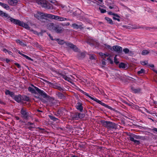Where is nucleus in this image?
Masks as SVG:
<instances>
[{
    "mask_svg": "<svg viewBox=\"0 0 157 157\" xmlns=\"http://www.w3.org/2000/svg\"><path fill=\"white\" fill-rule=\"evenodd\" d=\"M104 45L106 48L113 51V47L112 48L111 46L108 45L106 44H104Z\"/></svg>",
    "mask_w": 157,
    "mask_h": 157,
    "instance_id": "38",
    "label": "nucleus"
},
{
    "mask_svg": "<svg viewBox=\"0 0 157 157\" xmlns=\"http://www.w3.org/2000/svg\"><path fill=\"white\" fill-rule=\"evenodd\" d=\"M89 59L90 60L95 59V55L93 54L90 55L89 57Z\"/></svg>",
    "mask_w": 157,
    "mask_h": 157,
    "instance_id": "40",
    "label": "nucleus"
},
{
    "mask_svg": "<svg viewBox=\"0 0 157 157\" xmlns=\"http://www.w3.org/2000/svg\"><path fill=\"white\" fill-rule=\"evenodd\" d=\"M71 157H79V156L76 155H75L71 154Z\"/></svg>",
    "mask_w": 157,
    "mask_h": 157,
    "instance_id": "64",
    "label": "nucleus"
},
{
    "mask_svg": "<svg viewBox=\"0 0 157 157\" xmlns=\"http://www.w3.org/2000/svg\"><path fill=\"white\" fill-rule=\"evenodd\" d=\"M2 51L6 53H7L9 55L13 56V53L11 51L8 50L7 49L4 48L2 49Z\"/></svg>",
    "mask_w": 157,
    "mask_h": 157,
    "instance_id": "27",
    "label": "nucleus"
},
{
    "mask_svg": "<svg viewBox=\"0 0 157 157\" xmlns=\"http://www.w3.org/2000/svg\"><path fill=\"white\" fill-rule=\"evenodd\" d=\"M150 52L147 50H143L141 54L142 55L145 56L149 54Z\"/></svg>",
    "mask_w": 157,
    "mask_h": 157,
    "instance_id": "33",
    "label": "nucleus"
},
{
    "mask_svg": "<svg viewBox=\"0 0 157 157\" xmlns=\"http://www.w3.org/2000/svg\"><path fill=\"white\" fill-rule=\"evenodd\" d=\"M113 16H115L114 17H118V18L120 17L118 14H117L114 13Z\"/></svg>",
    "mask_w": 157,
    "mask_h": 157,
    "instance_id": "62",
    "label": "nucleus"
},
{
    "mask_svg": "<svg viewBox=\"0 0 157 157\" xmlns=\"http://www.w3.org/2000/svg\"><path fill=\"white\" fill-rule=\"evenodd\" d=\"M86 56V53L83 52H82L79 53L77 55V57L78 59H83Z\"/></svg>",
    "mask_w": 157,
    "mask_h": 157,
    "instance_id": "21",
    "label": "nucleus"
},
{
    "mask_svg": "<svg viewBox=\"0 0 157 157\" xmlns=\"http://www.w3.org/2000/svg\"><path fill=\"white\" fill-rule=\"evenodd\" d=\"M107 59L109 62L110 64H113V60L109 57Z\"/></svg>",
    "mask_w": 157,
    "mask_h": 157,
    "instance_id": "49",
    "label": "nucleus"
},
{
    "mask_svg": "<svg viewBox=\"0 0 157 157\" xmlns=\"http://www.w3.org/2000/svg\"><path fill=\"white\" fill-rule=\"evenodd\" d=\"M52 87L62 92L65 91V90L64 88L60 86V85L59 84L57 83H54Z\"/></svg>",
    "mask_w": 157,
    "mask_h": 157,
    "instance_id": "12",
    "label": "nucleus"
},
{
    "mask_svg": "<svg viewBox=\"0 0 157 157\" xmlns=\"http://www.w3.org/2000/svg\"><path fill=\"white\" fill-rule=\"evenodd\" d=\"M14 95V94L12 92H11L10 93L9 95L11 97H12Z\"/></svg>",
    "mask_w": 157,
    "mask_h": 157,
    "instance_id": "60",
    "label": "nucleus"
},
{
    "mask_svg": "<svg viewBox=\"0 0 157 157\" xmlns=\"http://www.w3.org/2000/svg\"><path fill=\"white\" fill-rule=\"evenodd\" d=\"M98 103L101 105H102L103 106H104L105 108H107L109 109H110L111 110H113V111H115V109L109 106L108 105H107V104H105V103L102 102L101 101L99 100V101H98Z\"/></svg>",
    "mask_w": 157,
    "mask_h": 157,
    "instance_id": "17",
    "label": "nucleus"
},
{
    "mask_svg": "<svg viewBox=\"0 0 157 157\" xmlns=\"http://www.w3.org/2000/svg\"><path fill=\"white\" fill-rule=\"evenodd\" d=\"M49 18H52L56 20H58L61 21H63L67 20V19L65 18L60 17L51 14H50Z\"/></svg>",
    "mask_w": 157,
    "mask_h": 157,
    "instance_id": "10",
    "label": "nucleus"
},
{
    "mask_svg": "<svg viewBox=\"0 0 157 157\" xmlns=\"http://www.w3.org/2000/svg\"><path fill=\"white\" fill-rule=\"evenodd\" d=\"M76 108L80 112H82L83 111V107L82 106V104L80 101L78 102L76 106Z\"/></svg>",
    "mask_w": 157,
    "mask_h": 157,
    "instance_id": "15",
    "label": "nucleus"
},
{
    "mask_svg": "<svg viewBox=\"0 0 157 157\" xmlns=\"http://www.w3.org/2000/svg\"><path fill=\"white\" fill-rule=\"evenodd\" d=\"M0 6H2L6 10H8L10 9V7L8 5L5 3H2L0 2Z\"/></svg>",
    "mask_w": 157,
    "mask_h": 157,
    "instance_id": "28",
    "label": "nucleus"
},
{
    "mask_svg": "<svg viewBox=\"0 0 157 157\" xmlns=\"http://www.w3.org/2000/svg\"><path fill=\"white\" fill-rule=\"evenodd\" d=\"M36 2L39 5L45 8L49 9H53L52 5L48 3L45 0H36Z\"/></svg>",
    "mask_w": 157,
    "mask_h": 157,
    "instance_id": "5",
    "label": "nucleus"
},
{
    "mask_svg": "<svg viewBox=\"0 0 157 157\" xmlns=\"http://www.w3.org/2000/svg\"><path fill=\"white\" fill-rule=\"evenodd\" d=\"M149 130L151 132L153 131L154 133L157 134V128L153 127V128H149Z\"/></svg>",
    "mask_w": 157,
    "mask_h": 157,
    "instance_id": "36",
    "label": "nucleus"
},
{
    "mask_svg": "<svg viewBox=\"0 0 157 157\" xmlns=\"http://www.w3.org/2000/svg\"><path fill=\"white\" fill-rule=\"evenodd\" d=\"M50 14L42 13L40 12H38L36 14L34 15L35 17L39 20H41L47 17L49 18Z\"/></svg>",
    "mask_w": 157,
    "mask_h": 157,
    "instance_id": "6",
    "label": "nucleus"
},
{
    "mask_svg": "<svg viewBox=\"0 0 157 157\" xmlns=\"http://www.w3.org/2000/svg\"><path fill=\"white\" fill-rule=\"evenodd\" d=\"M16 42L19 44L20 45L23 47L26 46V44L25 42L24 43L22 41H21L19 39L17 40H15Z\"/></svg>",
    "mask_w": 157,
    "mask_h": 157,
    "instance_id": "26",
    "label": "nucleus"
},
{
    "mask_svg": "<svg viewBox=\"0 0 157 157\" xmlns=\"http://www.w3.org/2000/svg\"><path fill=\"white\" fill-rule=\"evenodd\" d=\"M80 91L83 94L85 95L86 96H87L88 97L90 98V99H92V100L94 101H95L97 102L98 103V101H99V100L96 98L95 97H93L89 95V94L88 93H86V92H84L83 90H80Z\"/></svg>",
    "mask_w": 157,
    "mask_h": 157,
    "instance_id": "13",
    "label": "nucleus"
},
{
    "mask_svg": "<svg viewBox=\"0 0 157 157\" xmlns=\"http://www.w3.org/2000/svg\"><path fill=\"white\" fill-rule=\"evenodd\" d=\"M8 3L11 6L16 5L17 3V0H8Z\"/></svg>",
    "mask_w": 157,
    "mask_h": 157,
    "instance_id": "23",
    "label": "nucleus"
},
{
    "mask_svg": "<svg viewBox=\"0 0 157 157\" xmlns=\"http://www.w3.org/2000/svg\"><path fill=\"white\" fill-rule=\"evenodd\" d=\"M71 117L73 120H78V112H76L73 114L71 116Z\"/></svg>",
    "mask_w": 157,
    "mask_h": 157,
    "instance_id": "22",
    "label": "nucleus"
},
{
    "mask_svg": "<svg viewBox=\"0 0 157 157\" xmlns=\"http://www.w3.org/2000/svg\"><path fill=\"white\" fill-rule=\"evenodd\" d=\"M105 18L109 23L110 24H112L113 23V21L111 19L107 17H105Z\"/></svg>",
    "mask_w": 157,
    "mask_h": 157,
    "instance_id": "35",
    "label": "nucleus"
},
{
    "mask_svg": "<svg viewBox=\"0 0 157 157\" xmlns=\"http://www.w3.org/2000/svg\"><path fill=\"white\" fill-rule=\"evenodd\" d=\"M55 40L57 41L58 43L59 44L62 45L65 43L67 47L72 49L75 52H78L79 50L76 46L71 43L67 42H65L63 40H60L59 39H55Z\"/></svg>",
    "mask_w": 157,
    "mask_h": 157,
    "instance_id": "4",
    "label": "nucleus"
},
{
    "mask_svg": "<svg viewBox=\"0 0 157 157\" xmlns=\"http://www.w3.org/2000/svg\"><path fill=\"white\" fill-rule=\"evenodd\" d=\"M60 75L62 78L65 80L67 81L70 83H71L72 80L69 77H68L66 75L63 74H61Z\"/></svg>",
    "mask_w": 157,
    "mask_h": 157,
    "instance_id": "25",
    "label": "nucleus"
},
{
    "mask_svg": "<svg viewBox=\"0 0 157 157\" xmlns=\"http://www.w3.org/2000/svg\"><path fill=\"white\" fill-rule=\"evenodd\" d=\"M129 137V140L132 142H133L137 145H139L140 143L139 140H135L134 139L137 140H144L145 139L144 136L136 135L133 133H131L128 135Z\"/></svg>",
    "mask_w": 157,
    "mask_h": 157,
    "instance_id": "3",
    "label": "nucleus"
},
{
    "mask_svg": "<svg viewBox=\"0 0 157 157\" xmlns=\"http://www.w3.org/2000/svg\"><path fill=\"white\" fill-rule=\"evenodd\" d=\"M26 59L29 60H30V61H33V59H32L31 58H30V57L28 56H27L26 57Z\"/></svg>",
    "mask_w": 157,
    "mask_h": 157,
    "instance_id": "58",
    "label": "nucleus"
},
{
    "mask_svg": "<svg viewBox=\"0 0 157 157\" xmlns=\"http://www.w3.org/2000/svg\"><path fill=\"white\" fill-rule=\"evenodd\" d=\"M114 62L116 64H117L119 63V62L117 61V59L116 58V56L114 58Z\"/></svg>",
    "mask_w": 157,
    "mask_h": 157,
    "instance_id": "47",
    "label": "nucleus"
},
{
    "mask_svg": "<svg viewBox=\"0 0 157 157\" xmlns=\"http://www.w3.org/2000/svg\"><path fill=\"white\" fill-rule=\"evenodd\" d=\"M87 42L91 46H94L95 45L97 46L99 44L97 42L92 39L91 37L88 38L87 40Z\"/></svg>",
    "mask_w": 157,
    "mask_h": 157,
    "instance_id": "11",
    "label": "nucleus"
},
{
    "mask_svg": "<svg viewBox=\"0 0 157 157\" xmlns=\"http://www.w3.org/2000/svg\"><path fill=\"white\" fill-rule=\"evenodd\" d=\"M99 9L100 10V12L101 13H104L106 12V10H105L101 9L100 7L99 8Z\"/></svg>",
    "mask_w": 157,
    "mask_h": 157,
    "instance_id": "46",
    "label": "nucleus"
},
{
    "mask_svg": "<svg viewBox=\"0 0 157 157\" xmlns=\"http://www.w3.org/2000/svg\"><path fill=\"white\" fill-rule=\"evenodd\" d=\"M14 64L19 68H20L21 66L20 64L17 63H15Z\"/></svg>",
    "mask_w": 157,
    "mask_h": 157,
    "instance_id": "55",
    "label": "nucleus"
},
{
    "mask_svg": "<svg viewBox=\"0 0 157 157\" xmlns=\"http://www.w3.org/2000/svg\"><path fill=\"white\" fill-rule=\"evenodd\" d=\"M71 26L74 29H89V28L86 27L80 22H78L76 23H73L71 25Z\"/></svg>",
    "mask_w": 157,
    "mask_h": 157,
    "instance_id": "8",
    "label": "nucleus"
},
{
    "mask_svg": "<svg viewBox=\"0 0 157 157\" xmlns=\"http://www.w3.org/2000/svg\"><path fill=\"white\" fill-rule=\"evenodd\" d=\"M144 110L147 113H148L150 114H151V113L149 112V111L147 109L144 108Z\"/></svg>",
    "mask_w": 157,
    "mask_h": 157,
    "instance_id": "63",
    "label": "nucleus"
},
{
    "mask_svg": "<svg viewBox=\"0 0 157 157\" xmlns=\"http://www.w3.org/2000/svg\"><path fill=\"white\" fill-rule=\"evenodd\" d=\"M100 122L103 126L109 130L113 131L117 128V124L114 122L105 120H101Z\"/></svg>",
    "mask_w": 157,
    "mask_h": 157,
    "instance_id": "2",
    "label": "nucleus"
},
{
    "mask_svg": "<svg viewBox=\"0 0 157 157\" xmlns=\"http://www.w3.org/2000/svg\"><path fill=\"white\" fill-rule=\"evenodd\" d=\"M56 95L60 99H65L66 98V97L64 94L58 91L56 92Z\"/></svg>",
    "mask_w": 157,
    "mask_h": 157,
    "instance_id": "19",
    "label": "nucleus"
},
{
    "mask_svg": "<svg viewBox=\"0 0 157 157\" xmlns=\"http://www.w3.org/2000/svg\"><path fill=\"white\" fill-rule=\"evenodd\" d=\"M102 64L104 66H105L106 65V62H105V60L104 58L102 60Z\"/></svg>",
    "mask_w": 157,
    "mask_h": 157,
    "instance_id": "54",
    "label": "nucleus"
},
{
    "mask_svg": "<svg viewBox=\"0 0 157 157\" xmlns=\"http://www.w3.org/2000/svg\"><path fill=\"white\" fill-rule=\"evenodd\" d=\"M122 48L118 45H114L113 46V51H114L118 53L122 52Z\"/></svg>",
    "mask_w": 157,
    "mask_h": 157,
    "instance_id": "14",
    "label": "nucleus"
},
{
    "mask_svg": "<svg viewBox=\"0 0 157 157\" xmlns=\"http://www.w3.org/2000/svg\"><path fill=\"white\" fill-rule=\"evenodd\" d=\"M62 114L61 111V110H58L56 113V115L57 116H59V115L61 116Z\"/></svg>",
    "mask_w": 157,
    "mask_h": 157,
    "instance_id": "43",
    "label": "nucleus"
},
{
    "mask_svg": "<svg viewBox=\"0 0 157 157\" xmlns=\"http://www.w3.org/2000/svg\"><path fill=\"white\" fill-rule=\"evenodd\" d=\"M131 90L132 91L135 93H139L141 91V89L139 88H135L133 86L131 87Z\"/></svg>",
    "mask_w": 157,
    "mask_h": 157,
    "instance_id": "20",
    "label": "nucleus"
},
{
    "mask_svg": "<svg viewBox=\"0 0 157 157\" xmlns=\"http://www.w3.org/2000/svg\"><path fill=\"white\" fill-rule=\"evenodd\" d=\"M113 19L117 20L118 21H120V19L119 18H117L115 17H113Z\"/></svg>",
    "mask_w": 157,
    "mask_h": 157,
    "instance_id": "61",
    "label": "nucleus"
},
{
    "mask_svg": "<svg viewBox=\"0 0 157 157\" xmlns=\"http://www.w3.org/2000/svg\"><path fill=\"white\" fill-rule=\"evenodd\" d=\"M22 102H23V101H29L30 100V98L26 95L22 96Z\"/></svg>",
    "mask_w": 157,
    "mask_h": 157,
    "instance_id": "30",
    "label": "nucleus"
},
{
    "mask_svg": "<svg viewBox=\"0 0 157 157\" xmlns=\"http://www.w3.org/2000/svg\"><path fill=\"white\" fill-rule=\"evenodd\" d=\"M19 54L21 56H23V57L25 58L27 56L21 53L20 51H19Z\"/></svg>",
    "mask_w": 157,
    "mask_h": 157,
    "instance_id": "50",
    "label": "nucleus"
},
{
    "mask_svg": "<svg viewBox=\"0 0 157 157\" xmlns=\"http://www.w3.org/2000/svg\"><path fill=\"white\" fill-rule=\"evenodd\" d=\"M0 16L6 18V20L8 21H10L12 23L22 27L25 29H27L29 27V26L27 24L23 21H21L19 20L13 18L8 14L0 10Z\"/></svg>",
    "mask_w": 157,
    "mask_h": 157,
    "instance_id": "1",
    "label": "nucleus"
},
{
    "mask_svg": "<svg viewBox=\"0 0 157 157\" xmlns=\"http://www.w3.org/2000/svg\"><path fill=\"white\" fill-rule=\"evenodd\" d=\"M123 51L124 52L125 54H127L129 52V50L128 48H124Z\"/></svg>",
    "mask_w": 157,
    "mask_h": 157,
    "instance_id": "41",
    "label": "nucleus"
},
{
    "mask_svg": "<svg viewBox=\"0 0 157 157\" xmlns=\"http://www.w3.org/2000/svg\"><path fill=\"white\" fill-rule=\"evenodd\" d=\"M22 96L21 95L19 94L18 95L14 96V100L18 103L22 102Z\"/></svg>",
    "mask_w": 157,
    "mask_h": 157,
    "instance_id": "18",
    "label": "nucleus"
},
{
    "mask_svg": "<svg viewBox=\"0 0 157 157\" xmlns=\"http://www.w3.org/2000/svg\"><path fill=\"white\" fill-rule=\"evenodd\" d=\"M11 92L9 90H6L5 92V94L6 95H9L10 94V92Z\"/></svg>",
    "mask_w": 157,
    "mask_h": 157,
    "instance_id": "53",
    "label": "nucleus"
},
{
    "mask_svg": "<svg viewBox=\"0 0 157 157\" xmlns=\"http://www.w3.org/2000/svg\"><path fill=\"white\" fill-rule=\"evenodd\" d=\"M58 101L56 100H55L54 99L50 103V104L51 105H55L56 102Z\"/></svg>",
    "mask_w": 157,
    "mask_h": 157,
    "instance_id": "48",
    "label": "nucleus"
},
{
    "mask_svg": "<svg viewBox=\"0 0 157 157\" xmlns=\"http://www.w3.org/2000/svg\"><path fill=\"white\" fill-rule=\"evenodd\" d=\"M31 86H33L37 92L44 98H49L50 97V96L48 95L44 91L41 90L38 88L34 86L33 84H32Z\"/></svg>",
    "mask_w": 157,
    "mask_h": 157,
    "instance_id": "9",
    "label": "nucleus"
},
{
    "mask_svg": "<svg viewBox=\"0 0 157 157\" xmlns=\"http://www.w3.org/2000/svg\"><path fill=\"white\" fill-rule=\"evenodd\" d=\"M31 31H33V33L34 34H36L38 36H42L43 33H44L46 32L45 30H41L40 32L38 33L36 30H30Z\"/></svg>",
    "mask_w": 157,
    "mask_h": 157,
    "instance_id": "24",
    "label": "nucleus"
},
{
    "mask_svg": "<svg viewBox=\"0 0 157 157\" xmlns=\"http://www.w3.org/2000/svg\"><path fill=\"white\" fill-rule=\"evenodd\" d=\"M54 24L53 23H50L48 24V27H50V28L52 29H55V28H54Z\"/></svg>",
    "mask_w": 157,
    "mask_h": 157,
    "instance_id": "37",
    "label": "nucleus"
},
{
    "mask_svg": "<svg viewBox=\"0 0 157 157\" xmlns=\"http://www.w3.org/2000/svg\"><path fill=\"white\" fill-rule=\"evenodd\" d=\"M126 64L123 62L121 63L119 65V67L120 68H125V66Z\"/></svg>",
    "mask_w": 157,
    "mask_h": 157,
    "instance_id": "32",
    "label": "nucleus"
},
{
    "mask_svg": "<svg viewBox=\"0 0 157 157\" xmlns=\"http://www.w3.org/2000/svg\"><path fill=\"white\" fill-rule=\"evenodd\" d=\"M49 2L51 3L55 4L56 2V1L55 0H48Z\"/></svg>",
    "mask_w": 157,
    "mask_h": 157,
    "instance_id": "57",
    "label": "nucleus"
},
{
    "mask_svg": "<svg viewBox=\"0 0 157 157\" xmlns=\"http://www.w3.org/2000/svg\"><path fill=\"white\" fill-rule=\"evenodd\" d=\"M78 120L80 119H82L84 118L85 117V114L84 113H79L78 112Z\"/></svg>",
    "mask_w": 157,
    "mask_h": 157,
    "instance_id": "34",
    "label": "nucleus"
},
{
    "mask_svg": "<svg viewBox=\"0 0 157 157\" xmlns=\"http://www.w3.org/2000/svg\"><path fill=\"white\" fill-rule=\"evenodd\" d=\"M21 117L25 120L28 119L29 116V112L27 111V109L24 107L22 108L20 111Z\"/></svg>",
    "mask_w": 157,
    "mask_h": 157,
    "instance_id": "7",
    "label": "nucleus"
},
{
    "mask_svg": "<svg viewBox=\"0 0 157 157\" xmlns=\"http://www.w3.org/2000/svg\"><path fill=\"white\" fill-rule=\"evenodd\" d=\"M49 117L50 119L54 121H57L59 120V119L51 115H49Z\"/></svg>",
    "mask_w": 157,
    "mask_h": 157,
    "instance_id": "31",
    "label": "nucleus"
},
{
    "mask_svg": "<svg viewBox=\"0 0 157 157\" xmlns=\"http://www.w3.org/2000/svg\"><path fill=\"white\" fill-rule=\"evenodd\" d=\"M28 89L29 91L31 92L32 94H36V90L35 89H34L30 86L28 87Z\"/></svg>",
    "mask_w": 157,
    "mask_h": 157,
    "instance_id": "29",
    "label": "nucleus"
},
{
    "mask_svg": "<svg viewBox=\"0 0 157 157\" xmlns=\"http://www.w3.org/2000/svg\"><path fill=\"white\" fill-rule=\"evenodd\" d=\"M13 51L15 52H18V53H19V51H20L19 50L15 48H14L13 49Z\"/></svg>",
    "mask_w": 157,
    "mask_h": 157,
    "instance_id": "59",
    "label": "nucleus"
},
{
    "mask_svg": "<svg viewBox=\"0 0 157 157\" xmlns=\"http://www.w3.org/2000/svg\"><path fill=\"white\" fill-rule=\"evenodd\" d=\"M27 126H30V125H34V124L33 123L30 122H29L27 123Z\"/></svg>",
    "mask_w": 157,
    "mask_h": 157,
    "instance_id": "56",
    "label": "nucleus"
},
{
    "mask_svg": "<svg viewBox=\"0 0 157 157\" xmlns=\"http://www.w3.org/2000/svg\"><path fill=\"white\" fill-rule=\"evenodd\" d=\"M35 128V125L33 126H29L28 127V128L30 130L32 131L33 130V129Z\"/></svg>",
    "mask_w": 157,
    "mask_h": 157,
    "instance_id": "51",
    "label": "nucleus"
},
{
    "mask_svg": "<svg viewBox=\"0 0 157 157\" xmlns=\"http://www.w3.org/2000/svg\"><path fill=\"white\" fill-rule=\"evenodd\" d=\"M44 82H46L47 83L51 85V86L52 87L54 83H52L48 81H47L46 80H44Z\"/></svg>",
    "mask_w": 157,
    "mask_h": 157,
    "instance_id": "42",
    "label": "nucleus"
},
{
    "mask_svg": "<svg viewBox=\"0 0 157 157\" xmlns=\"http://www.w3.org/2000/svg\"><path fill=\"white\" fill-rule=\"evenodd\" d=\"M129 28H126L128 29H141L142 28L143 29H147V27H145L144 28V27H142V26H140L139 25H130V26H128Z\"/></svg>",
    "mask_w": 157,
    "mask_h": 157,
    "instance_id": "16",
    "label": "nucleus"
},
{
    "mask_svg": "<svg viewBox=\"0 0 157 157\" xmlns=\"http://www.w3.org/2000/svg\"><path fill=\"white\" fill-rule=\"evenodd\" d=\"M55 32L57 33H60L63 32V30H54Z\"/></svg>",
    "mask_w": 157,
    "mask_h": 157,
    "instance_id": "52",
    "label": "nucleus"
},
{
    "mask_svg": "<svg viewBox=\"0 0 157 157\" xmlns=\"http://www.w3.org/2000/svg\"><path fill=\"white\" fill-rule=\"evenodd\" d=\"M148 63V62L147 61L145 60L141 62V63L142 65H147Z\"/></svg>",
    "mask_w": 157,
    "mask_h": 157,
    "instance_id": "45",
    "label": "nucleus"
},
{
    "mask_svg": "<svg viewBox=\"0 0 157 157\" xmlns=\"http://www.w3.org/2000/svg\"><path fill=\"white\" fill-rule=\"evenodd\" d=\"M145 72V70L144 69H141L140 70L138 71L137 72L138 74H140L144 73Z\"/></svg>",
    "mask_w": 157,
    "mask_h": 157,
    "instance_id": "39",
    "label": "nucleus"
},
{
    "mask_svg": "<svg viewBox=\"0 0 157 157\" xmlns=\"http://www.w3.org/2000/svg\"><path fill=\"white\" fill-rule=\"evenodd\" d=\"M99 54L100 56H102L103 58V57L104 56H105V57H104L105 58V57L106 56H107L105 54H104L102 52H99Z\"/></svg>",
    "mask_w": 157,
    "mask_h": 157,
    "instance_id": "44",
    "label": "nucleus"
}]
</instances>
